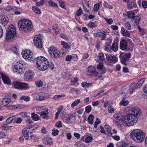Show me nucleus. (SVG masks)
Here are the masks:
<instances>
[{
  "label": "nucleus",
  "mask_w": 147,
  "mask_h": 147,
  "mask_svg": "<svg viewBox=\"0 0 147 147\" xmlns=\"http://www.w3.org/2000/svg\"><path fill=\"white\" fill-rule=\"evenodd\" d=\"M61 44L63 45V48L66 50H68L70 48V44L69 42L66 43L63 41H62Z\"/></svg>",
  "instance_id": "b1692460"
},
{
  "label": "nucleus",
  "mask_w": 147,
  "mask_h": 147,
  "mask_svg": "<svg viewBox=\"0 0 147 147\" xmlns=\"http://www.w3.org/2000/svg\"><path fill=\"white\" fill-rule=\"evenodd\" d=\"M124 98H123L122 100H121V101L120 102V104L124 106H125L127 105L128 103H129V102L127 100H124Z\"/></svg>",
  "instance_id": "37998d69"
},
{
  "label": "nucleus",
  "mask_w": 147,
  "mask_h": 147,
  "mask_svg": "<svg viewBox=\"0 0 147 147\" xmlns=\"http://www.w3.org/2000/svg\"><path fill=\"white\" fill-rule=\"evenodd\" d=\"M20 90L26 89L29 88L28 84L26 83H20Z\"/></svg>",
  "instance_id": "cd10ccee"
},
{
  "label": "nucleus",
  "mask_w": 147,
  "mask_h": 147,
  "mask_svg": "<svg viewBox=\"0 0 147 147\" xmlns=\"http://www.w3.org/2000/svg\"><path fill=\"white\" fill-rule=\"evenodd\" d=\"M70 92L73 94L77 93L78 92L74 88L70 89Z\"/></svg>",
  "instance_id": "0e129e2a"
},
{
  "label": "nucleus",
  "mask_w": 147,
  "mask_h": 147,
  "mask_svg": "<svg viewBox=\"0 0 147 147\" xmlns=\"http://www.w3.org/2000/svg\"><path fill=\"white\" fill-rule=\"evenodd\" d=\"M130 136L135 141L138 143L143 142L146 136L145 134L140 129L133 130L130 134Z\"/></svg>",
  "instance_id": "f03ea898"
},
{
  "label": "nucleus",
  "mask_w": 147,
  "mask_h": 147,
  "mask_svg": "<svg viewBox=\"0 0 147 147\" xmlns=\"http://www.w3.org/2000/svg\"><path fill=\"white\" fill-rule=\"evenodd\" d=\"M52 139L49 137L47 140V143L45 144H47L48 145H51L53 144V142L52 141Z\"/></svg>",
  "instance_id": "ea45409f"
},
{
  "label": "nucleus",
  "mask_w": 147,
  "mask_h": 147,
  "mask_svg": "<svg viewBox=\"0 0 147 147\" xmlns=\"http://www.w3.org/2000/svg\"><path fill=\"white\" fill-rule=\"evenodd\" d=\"M125 28L129 30L131 29V26L129 22H127L125 24Z\"/></svg>",
  "instance_id": "49530a36"
},
{
  "label": "nucleus",
  "mask_w": 147,
  "mask_h": 147,
  "mask_svg": "<svg viewBox=\"0 0 147 147\" xmlns=\"http://www.w3.org/2000/svg\"><path fill=\"white\" fill-rule=\"evenodd\" d=\"M127 7L129 9H131L137 7V5L135 1H128L127 2Z\"/></svg>",
  "instance_id": "dca6fc26"
},
{
  "label": "nucleus",
  "mask_w": 147,
  "mask_h": 147,
  "mask_svg": "<svg viewBox=\"0 0 147 147\" xmlns=\"http://www.w3.org/2000/svg\"><path fill=\"white\" fill-rule=\"evenodd\" d=\"M105 19L107 22L110 25L112 24L113 22V20L111 18L108 19L106 18H105Z\"/></svg>",
  "instance_id": "864d4df0"
},
{
  "label": "nucleus",
  "mask_w": 147,
  "mask_h": 147,
  "mask_svg": "<svg viewBox=\"0 0 147 147\" xmlns=\"http://www.w3.org/2000/svg\"><path fill=\"white\" fill-rule=\"evenodd\" d=\"M89 1L83 4V8L84 9V11L86 12H88V13H90V10L91 8L90 6L89 5Z\"/></svg>",
  "instance_id": "4be33fe9"
},
{
  "label": "nucleus",
  "mask_w": 147,
  "mask_h": 147,
  "mask_svg": "<svg viewBox=\"0 0 147 147\" xmlns=\"http://www.w3.org/2000/svg\"><path fill=\"white\" fill-rule=\"evenodd\" d=\"M92 85L91 83H87L86 82H83V87H88L91 86Z\"/></svg>",
  "instance_id": "3c124183"
},
{
  "label": "nucleus",
  "mask_w": 147,
  "mask_h": 147,
  "mask_svg": "<svg viewBox=\"0 0 147 147\" xmlns=\"http://www.w3.org/2000/svg\"><path fill=\"white\" fill-rule=\"evenodd\" d=\"M103 64L102 63H100L99 64H98L97 66V68L98 69H101L103 68Z\"/></svg>",
  "instance_id": "774afa93"
},
{
  "label": "nucleus",
  "mask_w": 147,
  "mask_h": 147,
  "mask_svg": "<svg viewBox=\"0 0 147 147\" xmlns=\"http://www.w3.org/2000/svg\"><path fill=\"white\" fill-rule=\"evenodd\" d=\"M27 118L28 119H26V121L27 124H30L33 122V121L31 120L30 117V116L29 117H28Z\"/></svg>",
  "instance_id": "680f3d73"
},
{
  "label": "nucleus",
  "mask_w": 147,
  "mask_h": 147,
  "mask_svg": "<svg viewBox=\"0 0 147 147\" xmlns=\"http://www.w3.org/2000/svg\"><path fill=\"white\" fill-rule=\"evenodd\" d=\"M23 67V65L20 62H17L15 64L13 70L14 72L16 73L17 74H21L22 71V69Z\"/></svg>",
  "instance_id": "9b49d317"
},
{
  "label": "nucleus",
  "mask_w": 147,
  "mask_h": 147,
  "mask_svg": "<svg viewBox=\"0 0 147 147\" xmlns=\"http://www.w3.org/2000/svg\"><path fill=\"white\" fill-rule=\"evenodd\" d=\"M22 119L20 117H17L15 120V122L17 123H20L22 121Z\"/></svg>",
  "instance_id": "4d7b16f0"
},
{
  "label": "nucleus",
  "mask_w": 147,
  "mask_h": 147,
  "mask_svg": "<svg viewBox=\"0 0 147 147\" xmlns=\"http://www.w3.org/2000/svg\"><path fill=\"white\" fill-rule=\"evenodd\" d=\"M99 4H96L94 5L93 9L94 11H97L99 9Z\"/></svg>",
  "instance_id": "69168bd1"
},
{
  "label": "nucleus",
  "mask_w": 147,
  "mask_h": 147,
  "mask_svg": "<svg viewBox=\"0 0 147 147\" xmlns=\"http://www.w3.org/2000/svg\"><path fill=\"white\" fill-rule=\"evenodd\" d=\"M29 53L27 51H24V53L23 52L22 53V56L25 59H28V60H31V59L32 58L33 55L31 54L29 51Z\"/></svg>",
  "instance_id": "2eb2a0df"
},
{
  "label": "nucleus",
  "mask_w": 147,
  "mask_h": 147,
  "mask_svg": "<svg viewBox=\"0 0 147 147\" xmlns=\"http://www.w3.org/2000/svg\"><path fill=\"white\" fill-rule=\"evenodd\" d=\"M107 59L108 60H110V61L113 62L114 63H116L117 61V59L115 56L109 55L107 57Z\"/></svg>",
  "instance_id": "aec40b11"
},
{
  "label": "nucleus",
  "mask_w": 147,
  "mask_h": 147,
  "mask_svg": "<svg viewBox=\"0 0 147 147\" xmlns=\"http://www.w3.org/2000/svg\"><path fill=\"white\" fill-rule=\"evenodd\" d=\"M63 120L64 122H66L67 123H72V119L71 118H69V117L66 118L64 117L63 118Z\"/></svg>",
  "instance_id": "72a5a7b5"
},
{
  "label": "nucleus",
  "mask_w": 147,
  "mask_h": 147,
  "mask_svg": "<svg viewBox=\"0 0 147 147\" xmlns=\"http://www.w3.org/2000/svg\"><path fill=\"white\" fill-rule=\"evenodd\" d=\"M121 33L123 36L127 37H129L130 33L129 32L125 29L124 27H122L121 28Z\"/></svg>",
  "instance_id": "412c9836"
},
{
  "label": "nucleus",
  "mask_w": 147,
  "mask_h": 147,
  "mask_svg": "<svg viewBox=\"0 0 147 147\" xmlns=\"http://www.w3.org/2000/svg\"><path fill=\"white\" fill-rule=\"evenodd\" d=\"M82 9L81 8H80L77 11L76 15L78 16H79L81 15V14L82 13Z\"/></svg>",
  "instance_id": "052dcab7"
},
{
  "label": "nucleus",
  "mask_w": 147,
  "mask_h": 147,
  "mask_svg": "<svg viewBox=\"0 0 147 147\" xmlns=\"http://www.w3.org/2000/svg\"><path fill=\"white\" fill-rule=\"evenodd\" d=\"M111 49L114 51H117L118 49V45L117 43L114 42L112 44V46L110 47Z\"/></svg>",
  "instance_id": "c85d7f7f"
},
{
  "label": "nucleus",
  "mask_w": 147,
  "mask_h": 147,
  "mask_svg": "<svg viewBox=\"0 0 147 147\" xmlns=\"http://www.w3.org/2000/svg\"><path fill=\"white\" fill-rule=\"evenodd\" d=\"M124 116L123 115L115 114L113 117V121L117 125H121L120 123L124 120Z\"/></svg>",
  "instance_id": "9d476101"
},
{
  "label": "nucleus",
  "mask_w": 147,
  "mask_h": 147,
  "mask_svg": "<svg viewBox=\"0 0 147 147\" xmlns=\"http://www.w3.org/2000/svg\"><path fill=\"white\" fill-rule=\"evenodd\" d=\"M27 114L28 113L27 112H22L21 113V116L24 118L27 117V118L28 117H29L28 116Z\"/></svg>",
  "instance_id": "338daca9"
},
{
  "label": "nucleus",
  "mask_w": 147,
  "mask_h": 147,
  "mask_svg": "<svg viewBox=\"0 0 147 147\" xmlns=\"http://www.w3.org/2000/svg\"><path fill=\"white\" fill-rule=\"evenodd\" d=\"M126 40H127V42H129V43L130 44L131 47L133 48L134 47V45L131 40L130 39L127 38Z\"/></svg>",
  "instance_id": "13d9d810"
},
{
  "label": "nucleus",
  "mask_w": 147,
  "mask_h": 147,
  "mask_svg": "<svg viewBox=\"0 0 147 147\" xmlns=\"http://www.w3.org/2000/svg\"><path fill=\"white\" fill-rule=\"evenodd\" d=\"M32 10L33 11L37 14H40L41 13L40 9L36 6H33L32 7Z\"/></svg>",
  "instance_id": "c756f323"
},
{
  "label": "nucleus",
  "mask_w": 147,
  "mask_h": 147,
  "mask_svg": "<svg viewBox=\"0 0 147 147\" xmlns=\"http://www.w3.org/2000/svg\"><path fill=\"white\" fill-rule=\"evenodd\" d=\"M131 56V54L130 53H121L119 55L121 63L125 65H127V64L126 62L129 60Z\"/></svg>",
  "instance_id": "6e6552de"
},
{
  "label": "nucleus",
  "mask_w": 147,
  "mask_h": 147,
  "mask_svg": "<svg viewBox=\"0 0 147 147\" xmlns=\"http://www.w3.org/2000/svg\"><path fill=\"white\" fill-rule=\"evenodd\" d=\"M34 73L30 70L27 71L25 74L24 78L26 81H28L32 79L34 76Z\"/></svg>",
  "instance_id": "ddd939ff"
},
{
  "label": "nucleus",
  "mask_w": 147,
  "mask_h": 147,
  "mask_svg": "<svg viewBox=\"0 0 147 147\" xmlns=\"http://www.w3.org/2000/svg\"><path fill=\"white\" fill-rule=\"evenodd\" d=\"M0 128L2 129L6 130L9 129V126L7 125V124H4L2 125Z\"/></svg>",
  "instance_id": "a19ab883"
},
{
  "label": "nucleus",
  "mask_w": 147,
  "mask_h": 147,
  "mask_svg": "<svg viewBox=\"0 0 147 147\" xmlns=\"http://www.w3.org/2000/svg\"><path fill=\"white\" fill-rule=\"evenodd\" d=\"M11 101V99L7 98H4L2 100V102L3 105L4 106H6V105L9 104Z\"/></svg>",
  "instance_id": "393cba45"
},
{
  "label": "nucleus",
  "mask_w": 147,
  "mask_h": 147,
  "mask_svg": "<svg viewBox=\"0 0 147 147\" xmlns=\"http://www.w3.org/2000/svg\"><path fill=\"white\" fill-rule=\"evenodd\" d=\"M65 96V95L63 94L55 95L54 96L53 98L54 99L57 100L60 98L63 97Z\"/></svg>",
  "instance_id": "6e6d98bb"
},
{
  "label": "nucleus",
  "mask_w": 147,
  "mask_h": 147,
  "mask_svg": "<svg viewBox=\"0 0 147 147\" xmlns=\"http://www.w3.org/2000/svg\"><path fill=\"white\" fill-rule=\"evenodd\" d=\"M119 47L121 50L123 51L133 50V48L130 46L128 47L127 42L126 40L124 39H122L120 41Z\"/></svg>",
  "instance_id": "1a4fd4ad"
},
{
  "label": "nucleus",
  "mask_w": 147,
  "mask_h": 147,
  "mask_svg": "<svg viewBox=\"0 0 147 147\" xmlns=\"http://www.w3.org/2000/svg\"><path fill=\"white\" fill-rule=\"evenodd\" d=\"M139 88L137 84L134 83H132L129 86V92L131 94L134 90Z\"/></svg>",
  "instance_id": "6ab92c4d"
},
{
  "label": "nucleus",
  "mask_w": 147,
  "mask_h": 147,
  "mask_svg": "<svg viewBox=\"0 0 147 147\" xmlns=\"http://www.w3.org/2000/svg\"><path fill=\"white\" fill-rule=\"evenodd\" d=\"M98 61L99 63L103 62L105 59L104 55L102 53H100L98 57Z\"/></svg>",
  "instance_id": "a878e982"
},
{
  "label": "nucleus",
  "mask_w": 147,
  "mask_h": 147,
  "mask_svg": "<svg viewBox=\"0 0 147 147\" xmlns=\"http://www.w3.org/2000/svg\"><path fill=\"white\" fill-rule=\"evenodd\" d=\"M59 131L57 129H53L52 133V135L54 136H55L58 134Z\"/></svg>",
  "instance_id": "603ef678"
},
{
  "label": "nucleus",
  "mask_w": 147,
  "mask_h": 147,
  "mask_svg": "<svg viewBox=\"0 0 147 147\" xmlns=\"http://www.w3.org/2000/svg\"><path fill=\"white\" fill-rule=\"evenodd\" d=\"M92 139V136H88L85 138V142L86 143H89L91 142Z\"/></svg>",
  "instance_id": "58836bf2"
},
{
  "label": "nucleus",
  "mask_w": 147,
  "mask_h": 147,
  "mask_svg": "<svg viewBox=\"0 0 147 147\" xmlns=\"http://www.w3.org/2000/svg\"><path fill=\"white\" fill-rule=\"evenodd\" d=\"M45 1V0H40V1L36 3V5L38 6L42 5L44 3Z\"/></svg>",
  "instance_id": "a18cd8bd"
},
{
  "label": "nucleus",
  "mask_w": 147,
  "mask_h": 147,
  "mask_svg": "<svg viewBox=\"0 0 147 147\" xmlns=\"http://www.w3.org/2000/svg\"><path fill=\"white\" fill-rule=\"evenodd\" d=\"M9 22V19L7 18H6L5 16H0V22L4 26H6Z\"/></svg>",
  "instance_id": "f3484780"
},
{
  "label": "nucleus",
  "mask_w": 147,
  "mask_h": 147,
  "mask_svg": "<svg viewBox=\"0 0 147 147\" xmlns=\"http://www.w3.org/2000/svg\"><path fill=\"white\" fill-rule=\"evenodd\" d=\"M32 117L33 119L35 121H36L38 119V116L35 114L34 113H32L31 114Z\"/></svg>",
  "instance_id": "4c0bfd02"
},
{
  "label": "nucleus",
  "mask_w": 147,
  "mask_h": 147,
  "mask_svg": "<svg viewBox=\"0 0 147 147\" xmlns=\"http://www.w3.org/2000/svg\"><path fill=\"white\" fill-rule=\"evenodd\" d=\"M15 118V117L14 116H13L8 118L6 121L7 124H10L12 122V121Z\"/></svg>",
  "instance_id": "f704fd0d"
},
{
  "label": "nucleus",
  "mask_w": 147,
  "mask_h": 147,
  "mask_svg": "<svg viewBox=\"0 0 147 147\" xmlns=\"http://www.w3.org/2000/svg\"><path fill=\"white\" fill-rule=\"evenodd\" d=\"M131 113L129 114L124 117V122L128 126H132L136 123L138 117L141 114V110L138 107H133L131 110Z\"/></svg>",
  "instance_id": "f257e3e1"
},
{
  "label": "nucleus",
  "mask_w": 147,
  "mask_h": 147,
  "mask_svg": "<svg viewBox=\"0 0 147 147\" xmlns=\"http://www.w3.org/2000/svg\"><path fill=\"white\" fill-rule=\"evenodd\" d=\"M42 39L43 36L41 34H37L35 36L33 41L34 45L36 47L41 48L42 47Z\"/></svg>",
  "instance_id": "0eeeda50"
},
{
  "label": "nucleus",
  "mask_w": 147,
  "mask_h": 147,
  "mask_svg": "<svg viewBox=\"0 0 147 147\" xmlns=\"http://www.w3.org/2000/svg\"><path fill=\"white\" fill-rule=\"evenodd\" d=\"M91 110V107L90 105H88L85 108V111L87 113H90Z\"/></svg>",
  "instance_id": "8fccbe9b"
},
{
  "label": "nucleus",
  "mask_w": 147,
  "mask_h": 147,
  "mask_svg": "<svg viewBox=\"0 0 147 147\" xmlns=\"http://www.w3.org/2000/svg\"><path fill=\"white\" fill-rule=\"evenodd\" d=\"M49 4L52 7H58L57 4L53 2V1L52 0H50L48 2Z\"/></svg>",
  "instance_id": "e433bc0d"
},
{
  "label": "nucleus",
  "mask_w": 147,
  "mask_h": 147,
  "mask_svg": "<svg viewBox=\"0 0 147 147\" xmlns=\"http://www.w3.org/2000/svg\"><path fill=\"white\" fill-rule=\"evenodd\" d=\"M18 26L20 30L28 32L32 28V23L29 20L22 19L19 21Z\"/></svg>",
  "instance_id": "7ed1b4c3"
},
{
  "label": "nucleus",
  "mask_w": 147,
  "mask_h": 147,
  "mask_svg": "<svg viewBox=\"0 0 147 147\" xmlns=\"http://www.w3.org/2000/svg\"><path fill=\"white\" fill-rule=\"evenodd\" d=\"M96 69L93 66H90L88 67L87 74L90 76H97L98 72L96 71Z\"/></svg>",
  "instance_id": "f8f14e48"
},
{
  "label": "nucleus",
  "mask_w": 147,
  "mask_h": 147,
  "mask_svg": "<svg viewBox=\"0 0 147 147\" xmlns=\"http://www.w3.org/2000/svg\"><path fill=\"white\" fill-rule=\"evenodd\" d=\"M16 34V31L14 26L13 25L9 26L6 30V39L10 40L13 38Z\"/></svg>",
  "instance_id": "39448f33"
},
{
  "label": "nucleus",
  "mask_w": 147,
  "mask_h": 147,
  "mask_svg": "<svg viewBox=\"0 0 147 147\" xmlns=\"http://www.w3.org/2000/svg\"><path fill=\"white\" fill-rule=\"evenodd\" d=\"M11 50H12L16 54H18V49L16 46H15L14 47H12L11 48Z\"/></svg>",
  "instance_id": "de8ad7c7"
},
{
  "label": "nucleus",
  "mask_w": 147,
  "mask_h": 147,
  "mask_svg": "<svg viewBox=\"0 0 147 147\" xmlns=\"http://www.w3.org/2000/svg\"><path fill=\"white\" fill-rule=\"evenodd\" d=\"M88 26L91 28H93L97 27V25L94 22H91L89 23L88 24Z\"/></svg>",
  "instance_id": "09e8293b"
},
{
  "label": "nucleus",
  "mask_w": 147,
  "mask_h": 147,
  "mask_svg": "<svg viewBox=\"0 0 147 147\" xmlns=\"http://www.w3.org/2000/svg\"><path fill=\"white\" fill-rule=\"evenodd\" d=\"M80 102V99H78L74 101L71 105V107L72 108L78 105Z\"/></svg>",
  "instance_id": "2f4dec72"
},
{
  "label": "nucleus",
  "mask_w": 147,
  "mask_h": 147,
  "mask_svg": "<svg viewBox=\"0 0 147 147\" xmlns=\"http://www.w3.org/2000/svg\"><path fill=\"white\" fill-rule=\"evenodd\" d=\"M105 128L108 132H110L111 130L110 127L107 124H106L105 125Z\"/></svg>",
  "instance_id": "5fc2aeb1"
},
{
  "label": "nucleus",
  "mask_w": 147,
  "mask_h": 147,
  "mask_svg": "<svg viewBox=\"0 0 147 147\" xmlns=\"http://www.w3.org/2000/svg\"><path fill=\"white\" fill-rule=\"evenodd\" d=\"M94 116L92 114H91L89 116L88 119V123L89 124L91 125L93 124V120L94 119Z\"/></svg>",
  "instance_id": "7c9ffc66"
},
{
  "label": "nucleus",
  "mask_w": 147,
  "mask_h": 147,
  "mask_svg": "<svg viewBox=\"0 0 147 147\" xmlns=\"http://www.w3.org/2000/svg\"><path fill=\"white\" fill-rule=\"evenodd\" d=\"M40 94H38V93L34 94L33 95V97L34 98L37 100L40 101L43 100L45 99V97L44 96L41 95Z\"/></svg>",
  "instance_id": "a211bd4d"
},
{
  "label": "nucleus",
  "mask_w": 147,
  "mask_h": 147,
  "mask_svg": "<svg viewBox=\"0 0 147 147\" xmlns=\"http://www.w3.org/2000/svg\"><path fill=\"white\" fill-rule=\"evenodd\" d=\"M48 109L47 108L42 109L38 114L43 119H46L49 117Z\"/></svg>",
  "instance_id": "4468645a"
},
{
  "label": "nucleus",
  "mask_w": 147,
  "mask_h": 147,
  "mask_svg": "<svg viewBox=\"0 0 147 147\" xmlns=\"http://www.w3.org/2000/svg\"><path fill=\"white\" fill-rule=\"evenodd\" d=\"M144 78H142L140 79L138 82L137 84V85H138V87L140 88L142 86V84L144 82Z\"/></svg>",
  "instance_id": "473e14b6"
},
{
  "label": "nucleus",
  "mask_w": 147,
  "mask_h": 147,
  "mask_svg": "<svg viewBox=\"0 0 147 147\" xmlns=\"http://www.w3.org/2000/svg\"><path fill=\"white\" fill-rule=\"evenodd\" d=\"M56 49L53 47H50L48 49L49 53L51 55H52L54 51H55V50Z\"/></svg>",
  "instance_id": "c9c22d12"
},
{
  "label": "nucleus",
  "mask_w": 147,
  "mask_h": 147,
  "mask_svg": "<svg viewBox=\"0 0 147 147\" xmlns=\"http://www.w3.org/2000/svg\"><path fill=\"white\" fill-rule=\"evenodd\" d=\"M142 4L143 8L144 9V10H145V9L147 8V1H143Z\"/></svg>",
  "instance_id": "bf43d9fd"
},
{
  "label": "nucleus",
  "mask_w": 147,
  "mask_h": 147,
  "mask_svg": "<svg viewBox=\"0 0 147 147\" xmlns=\"http://www.w3.org/2000/svg\"><path fill=\"white\" fill-rule=\"evenodd\" d=\"M20 82H15L12 84V85L16 89L20 90Z\"/></svg>",
  "instance_id": "bb28decb"
},
{
  "label": "nucleus",
  "mask_w": 147,
  "mask_h": 147,
  "mask_svg": "<svg viewBox=\"0 0 147 147\" xmlns=\"http://www.w3.org/2000/svg\"><path fill=\"white\" fill-rule=\"evenodd\" d=\"M60 52L56 49L53 53L52 55H51L53 57L58 58L60 56Z\"/></svg>",
  "instance_id": "5701e85b"
},
{
  "label": "nucleus",
  "mask_w": 147,
  "mask_h": 147,
  "mask_svg": "<svg viewBox=\"0 0 147 147\" xmlns=\"http://www.w3.org/2000/svg\"><path fill=\"white\" fill-rule=\"evenodd\" d=\"M36 66L40 70L45 71L49 67V62L48 59L44 57L41 56L36 59Z\"/></svg>",
  "instance_id": "20e7f679"
},
{
  "label": "nucleus",
  "mask_w": 147,
  "mask_h": 147,
  "mask_svg": "<svg viewBox=\"0 0 147 147\" xmlns=\"http://www.w3.org/2000/svg\"><path fill=\"white\" fill-rule=\"evenodd\" d=\"M55 125L57 127H62L61 123L60 121H58L55 124Z\"/></svg>",
  "instance_id": "e2e57ef3"
},
{
  "label": "nucleus",
  "mask_w": 147,
  "mask_h": 147,
  "mask_svg": "<svg viewBox=\"0 0 147 147\" xmlns=\"http://www.w3.org/2000/svg\"><path fill=\"white\" fill-rule=\"evenodd\" d=\"M36 86L38 87H41L43 84V82L41 81H36L35 83Z\"/></svg>",
  "instance_id": "79ce46f5"
},
{
  "label": "nucleus",
  "mask_w": 147,
  "mask_h": 147,
  "mask_svg": "<svg viewBox=\"0 0 147 147\" xmlns=\"http://www.w3.org/2000/svg\"><path fill=\"white\" fill-rule=\"evenodd\" d=\"M23 100L26 101H29L30 100V97L28 96H24L20 97V100Z\"/></svg>",
  "instance_id": "c03bdc74"
},
{
  "label": "nucleus",
  "mask_w": 147,
  "mask_h": 147,
  "mask_svg": "<svg viewBox=\"0 0 147 147\" xmlns=\"http://www.w3.org/2000/svg\"><path fill=\"white\" fill-rule=\"evenodd\" d=\"M127 15L129 18L135 20L134 24L135 26H137L140 20V16L137 14L136 16L133 11H129L127 13Z\"/></svg>",
  "instance_id": "423d86ee"
}]
</instances>
